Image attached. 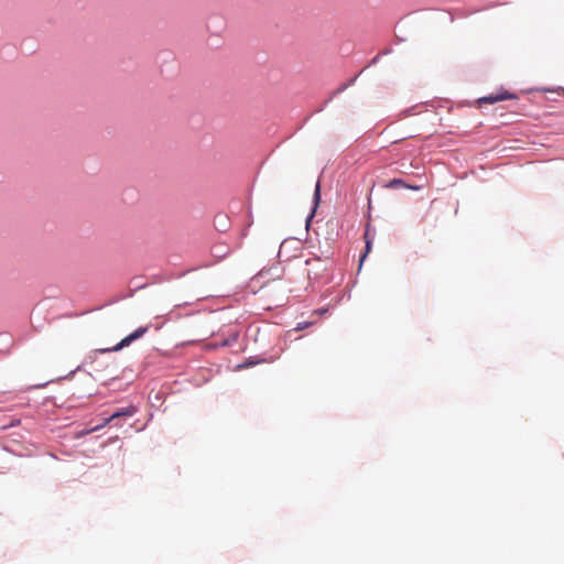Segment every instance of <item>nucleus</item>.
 Listing matches in <instances>:
<instances>
[{
	"label": "nucleus",
	"mask_w": 564,
	"mask_h": 564,
	"mask_svg": "<svg viewBox=\"0 0 564 564\" xmlns=\"http://www.w3.org/2000/svg\"><path fill=\"white\" fill-rule=\"evenodd\" d=\"M388 187H390V188L408 187V188H411V189H417L419 188L416 186L406 185L401 178H394V180L390 181V183L388 184Z\"/></svg>",
	"instance_id": "20e7f679"
},
{
	"label": "nucleus",
	"mask_w": 564,
	"mask_h": 564,
	"mask_svg": "<svg viewBox=\"0 0 564 564\" xmlns=\"http://www.w3.org/2000/svg\"><path fill=\"white\" fill-rule=\"evenodd\" d=\"M315 203L317 204L321 197V185L319 183L316 184L315 192H314Z\"/></svg>",
	"instance_id": "39448f33"
},
{
	"label": "nucleus",
	"mask_w": 564,
	"mask_h": 564,
	"mask_svg": "<svg viewBox=\"0 0 564 564\" xmlns=\"http://www.w3.org/2000/svg\"><path fill=\"white\" fill-rule=\"evenodd\" d=\"M367 256V252L365 254H362L361 259H360V263L364 261V259L366 258Z\"/></svg>",
	"instance_id": "6e6552de"
},
{
	"label": "nucleus",
	"mask_w": 564,
	"mask_h": 564,
	"mask_svg": "<svg viewBox=\"0 0 564 564\" xmlns=\"http://www.w3.org/2000/svg\"><path fill=\"white\" fill-rule=\"evenodd\" d=\"M148 332L147 326H141L137 328L133 333L124 337L119 344L113 346L112 348H108L105 351H118L122 349L123 347L129 346L132 341L141 338L145 333Z\"/></svg>",
	"instance_id": "f03ea898"
},
{
	"label": "nucleus",
	"mask_w": 564,
	"mask_h": 564,
	"mask_svg": "<svg viewBox=\"0 0 564 564\" xmlns=\"http://www.w3.org/2000/svg\"><path fill=\"white\" fill-rule=\"evenodd\" d=\"M370 250V242L367 241V252Z\"/></svg>",
	"instance_id": "0eeeda50"
},
{
	"label": "nucleus",
	"mask_w": 564,
	"mask_h": 564,
	"mask_svg": "<svg viewBox=\"0 0 564 564\" xmlns=\"http://www.w3.org/2000/svg\"><path fill=\"white\" fill-rule=\"evenodd\" d=\"M135 412H137V409L133 405H129L127 408L119 409L118 411L113 412L108 419H106L101 425L90 429L89 431H87V433L96 432L116 419L123 417V416H127V417L132 416L135 414Z\"/></svg>",
	"instance_id": "f257e3e1"
},
{
	"label": "nucleus",
	"mask_w": 564,
	"mask_h": 564,
	"mask_svg": "<svg viewBox=\"0 0 564 564\" xmlns=\"http://www.w3.org/2000/svg\"><path fill=\"white\" fill-rule=\"evenodd\" d=\"M516 95L510 94L508 91H501L498 94H491L488 96H485L479 99V102H486V104H495L498 101L507 100V99H514Z\"/></svg>",
	"instance_id": "7ed1b4c3"
},
{
	"label": "nucleus",
	"mask_w": 564,
	"mask_h": 564,
	"mask_svg": "<svg viewBox=\"0 0 564 564\" xmlns=\"http://www.w3.org/2000/svg\"><path fill=\"white\" fill-rule=\"evenodd\" d=\"M311 325L310 322H302V323H299L295 327V330H303L305 328H307L308 326Z\"/></svg>",
	"instance_id": "423d86ee"
}]
</instances>
